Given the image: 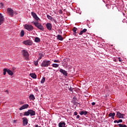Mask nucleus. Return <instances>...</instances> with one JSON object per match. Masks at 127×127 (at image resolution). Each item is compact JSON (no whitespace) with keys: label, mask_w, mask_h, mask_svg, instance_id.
I'll use <instances>...</instances> for the list:
<instances>
[{"label":"nucleus","mask_w":127,"mask_h":127,"mask_svg":"<svg viewBox=\"0 0 127 127\" xmlns=\"http://www.w3.org/2000/svg\"><path fill=\"white\" fill-rule=\"evenodd\" d=\"M33 23L34 24L35 26H36V27H37V28H38L40 30H44V27H43V26H42L41 23H39L38 21H33Z\"/></svg>","instance_id":"1"},{"label":"nucleus","mask_w":127,"mask_h":127,"mask_svg":"<svg viewBox=\"0 0 127 127\" xmlns=\"http://www.w3.org/2000/svg\"><path fill=\"white\" fill-rule=\"evenodd\" d=\"M51 64V61L44 60L42 64H41V67H48V66H50Z\"/></svg>","instance_id":"2"},{"label":"nucleus","mask_w":127,"mask_h":127,"mask_svg":"<svg viewBox=\"0 0 127 127\" xmlns=\"http://www.w3.org/2000/svg\"><path fill=\"white\" fill-rule=\"evenodd\" d=\"M22 53L24 58H25L26 60H28L29 58V54H28V52H27V51L23 50L22 51Z\"/></svg>","instance_id":"3"},{"label":"nucleus","mask_w":127,"mask_h":127,"mask_svg":"<svg viewBox=\"0 0 127 127\" xmlns=\"http://www.w3.org/2000/svg\"><path fill=\"white\" fill-rule=\"evenodd\" d=\"M24 28L25 29H27L28 31H31L32 30V26L28 24H26L24 25Z\"/></svg>","instance_id":"4"},{"label":"nucleus","mask_w":127,"mask_h":127,"mask_svg":"<svg viewBox=\"0 0 127 127\" xmlns=\"http://www.w3.org/2000/svg\"><path fill=\"white\" fill-rule=\"evenodd\" d=\"M7 12L9 15L11 17L13 16V13H14V11H13V10L11 8H8L7 9Z\"/></svg>","instance_id":"5"},{"label":"nucleus","mask_w":127,"mask_h":127,"mask_svg":"<svg viewBox=\"0 0 127 127\" xmlns=\"http://www.w3.org/2000/svg\"><path fill=\"white\" fill-rule=\"evenodd\" d=\"M32 17L33 18L36 20V21H40V18L37 16V14L35 12H32Z\"/></svg>","instance_id":"6"},{"label":"nucleus","mask_w":127,"mask_h":127,"mask_svg":"<svg viewBox=\"0 0 127 127\" xmlns=\"http://www.w3.org/2000/svg\"><path fill=\"white\" fill-rule=\"evenodd\" d=\"M23 44H24L25 45H32V41L30 40H27L26 41H24L22 42Z\"/></svg>","instance_id":"7"},{"label":"nucleus","mask_w":127,"mask_h":127,"mask_svg":"<svg viewBox=\"0 0 127 127\" xmlns=\"http://www.w3.org/2000/svg\"><path fill=\"white\" fill-rule=\"evenodd\" d=\"M116 116L118 119H124L125 114L121 113L120 112H117Z\"/></svg>","instance_id":"8"},{"label":"nucleus","mask_w":127,"mask_h":127,"mask_svg":"<svg viewBox=\"0 0 127 127\" xmlns=\"http://www.w3.org/2000/svg\"><path fill=\"white\" fill-rule=\"evenodd\" d=\"M60 73H62V74L64 75V76H65V77H67V76H68V72H67V71H66V70H65L62 68H61L60 69Z\"/></svg>","instance_id":"9"},{"label":"nucleus","mask_w":127,"mask_h":127,"mask_svg":"<svg viewBox=\"0 0 127 127\" xmlns=\"http://www.w3.org/2000/svg\"><path fill=\"white\" fill-rule=\"evenodd\" d=\"M29 115H30V116H32V110H29L27 112H25L23 116H29Z\"/></svg>","instance_id":"10"},{"label":"nucleus","mask_w":127,"mask_h":127,"mask_svg":"<svg viewBox=\"0 0 127 127\" xmlns=\"http://www.w3.org/2000/svg\"><path fill=\"white\" fill-rule=\"evenodd\" d=\"M47 17L48 19H49L50 20H51L52 21H54L55 22V23H57V21L56 20V19H55V18H54L53 17H52L51 16L49 15H47Z\"/></svg>","instance_id":"11"},{"label":"nucleus","mask_w":127,"mask_h":127,"mask_svg":"<svg viewBox=\"0 0 127 127\" xmlns=\"http://www.w3.org/2000/svg\"><path fill=\"white\" fill-rule=\"evenodd\" d=\"M4 20V17L2 16V14L0 13V25H1L3 23Z\"/></svg>","instance_id":"12"},{"label":"nucleus","mask_w":127,"mask_h":127,"mask_svg":"<svg viewBox=\"0 0 127 127\" xmlns=\"http://www.w3.org/2000/svg\"><path fill=\"white\" fill-rule=\"evenodd\" d=\"M28 107H29V105H28V104H24L19 108V110L22 111V110H25V109H27Z\"/></svg>","instance_id":"13"},{"label":"nucleus","mask_w":127,"mask_h":127,"mask_svg":"<svg viewBox=\"0 0 127 127\" xmlns=\"http://www.w3.org/2000/svg\"><path fill=\"white\" fill-rule=\"evenodd\" d=\"M46 27L48 30H51L52 29V24L51 23H48L46 24Z\"/></svg>","instance_id":"14"},{"label":"nucleus","mask_w":127,"mask_h":127,"mask_svg":"<svg viewBox=\"0 0 127 127\" xmlns=\"http://www.w3.org/2000/svg\"><path fill=\"white\" fill-rule=\"evenodd\" d=\"M59 127H66L67 126H66V123H65V122H61L59 124Z\"/></svg>","instance_id":"15"},{"label":"nucleus","mask_w":127,"mask_h":127,"mask_svg":"<svg viewBox=\"0 0 127 127\" xmlns=\"http://www.w3.org/2000/svg\"><path fill=\"white\" fill-rule=\"evenodd\" d=\"M23 126H27V124L28 122H27V118H23Z\"/></svg>","instance_id":"16"},{"label":"nucleus","mask_w":127,"mask_h":127,"mask_svg":"<svg viewBox=\"0 0 127 127\" xmlns=\"http://www.w3.org/2000/svg\"><path fill=\"white\" fill-rule=\"evenodd\" d=\"M57 39H58L59 40H60V41H63L64 40V38L63 37H62L61 36V35H58L57 37Z\"/></svg>","instance_id":"17"},{"label":"nucleus","mask_w":127,"mask_h":127,"mask_svg":"<svg viewBox=\"0 0 127 127\" xmlns=\"http://www.w3.org/2000/svg\"><path fill=\"white\" fill-rule=\"evenodd\" d=\"M7 73L8 75H10V76H12V75H13V72H12V71L10 70L9 69H7Z\"/></svg>","instance_id":"18"},{"label":"nucleus","mask_w":127,"mask_h":127,"mask_svg":"<svg viewBox=\"0 0 127 127\" xmlns=\"http://www.w3.org/2000/svg\"><path fill=\"white\" fill-rule=\"evenodd\" d=\"M87 114H88V112L87 111H81L79 113V115H80V116H83V115L86 116Z\"/></svg>","instance_id":"19"},{"label":"nucleus","mask_w":127,"mask_h":127,"mask_svg":"<svg viewBox=\"0 0 127 127\" xmlns=\"http://www.w3.org/2000/svg\"><path fill=\"white\" fill-rule=\"evenodd\" d=\"M85 32H87V29H83L79 32V35H82V34H83V33H85Z\"/></svg>","instance_id":"20"},{"label":"nucleus","mask_w":127,"mask_h":127,"mask_svg":"<svg viewBox=\"0 0 127 127\" xmlns=\"http://www.w3.org/2000/svg\"><path fill=\"white\" fill-rule=\"evenodd\" d=\"M115 116H116V113H110L109 115V116L111 117L112 119H114Z\"/></svg>","instance_id":"21"},{"label":"nucleus","mask_w":127,"mask_h":127,"mask_svg":"<svg viewBox=\"0 0 127 127\" xmlns=\"http://www.w3.org/2000/svg\"><path fill=\"white\" fill-rule=\"evenodd\" d=\"M20 35L21 37H23L24 36V31L23 30H22L21 31V32L20 33Z\"/></svg>","instance_id":"22"},{"label":"nucleus","mask_w":127,"mask_h":127,"mask_svg":"<svg viewBox=\"0 0 127 127\" xmlns=\"http://www.w3.org/2000/svg\"><path fill=\"white\" fill-rule=\"evenodd\" d=\"M52 66L54 68H58V67H59V64H52Z\"/></svg>","instance_id":"23"},{"label":"nucleus","mask_w":127,"mask_h":127,"mask_svg":"<svg viewBox=\"0 0 127 127\" xmlns=\"http://www.w3.org/2000/svg\"><path fill=\"white\" fill-rule=\"evenodd\" d=\"M45 80H46L45 77H43L41 81V83L44 84V82H45Z\"/></svg>","instance_id":"24"},{"label":"nucleus","mask_w":127,"mask_h":127,"mask_svg":"<svg viewBox=\"0 0 127 127\" xmlns=\"http://www.w3.org/2000/svg\"><path fill=\"white\" fill-rule=\"evenodd\" d=\"M3 74L4 75H6V72H7V68H4L3 69Z\"/></svg>","instance_id":"25"},{"label":"nucleus","mask_w":127,"mask_h":127,"mask_svg":"<svg viewBox=\"0 0 127 127\" xmlns=\"http://www.w3.org/2000/svg\"><path fill=\"white\" fill-rule=\"evenodd\" d=\"M35 42H40V39L38 37H36L35 39Z\"/></svg>","instance_id":"26"},{"label":"nucleus","mask_w":127,"mask_h":127,"mask_svg":"<svg viewBox=\"0 0 127 127\" xmlns=\"http://www.w3.org/2000/svg\"><path fill=\"white\" fill-rule=\"evenodd\" d=\"M118 126L119 127H127V125H125V124H118Z\"/></svg>","instance_id":"27"},{"label":"nucleus","mask_w":127,"mask_h":127,"mask_svg":"<svg viewBox=\"0 0 127 127\" xmlns=\"http://www.w3.org/2000/svg\"><path fill=\"white\" fill-rule=\"evenodd\" d=\"M36 78H37V75H36L35 73H32V78L36 79Z\"/></svg>","instance_id":"28"},{"label":"nucleus","mask_w":127,"mask_h":127,"mask_svg":"<svg viewBox=\"0 0 127 127\" xmlns=\"http://www.w3.org/2000/svg\"><path fill=\"white\" fill-rule=\"evenodd\" d=\"M39 57L38 58V60H40V59H42V54H39Z\"/></svg>","instance_id":"29"},{"label":"nucleus","mask_w":127,"mask_h":127,"mask_svg":"<svg viewBox=\"0 0 127 127\" xmlns=\"http://www.w3.org/2000/svg\"><path fill=\"white\" fill-rule=\"evenodd\" d=\"M34 65L35 66H37V65H38V61H36L34 62Z\"/></svg>","instance_id":"30"},{"label":"nucleus","mask_w":127,"mask_h":127,"mask_svg":"<svg viewBox=\"0 0 127 127\" xmlns=\"http://www.w3.org/2000/svg\"><path fill=\"white\" fill-rule=\"evenodd\" d=\"M72 31H73V32L76 33V31H77V28L76 27L73 28L72 29Z\"/></svg>","instance_id":"31"},{"label":"nucleus","mask_w":127,"mask_h":127,"mask_svg":"<svg viewBox=\"0 0 127 127\" xmlns=\"http://www.w3.org/2000/svg\"><path fill=\"white\" fill-rule=\"evenodd\" d=\"M54 62L55 63H60V62L59 61V60H55Z\"/></svg>","instance_id":"32"},{"label":"nucleus","mask_w":127,"mask_h":127,"mask_svg":"<svg viewBox=\"0 0 127 127\" xmlns=\"http://www.w3.org/2000/svg\"><path fill=\"white\" fill-rule=\"evenodd\" d=\"M117 122H118V124H119V123H123V120L120 119V120L117 121Z\"/></svg>","instance_id":"33"},{"label":"nucleus","mask_w":127,"mask_h":127,"mask_svg":"<svg viewBox=\"0 0 127 127\" xmlns=\"http://www.w3.org/2000/svg\"><path fill=\"white\" fill-rule=\"evenodd\" d=\"M32 116H35V111H32Z\"/></svg>","instance_id":"34"},{"label":"nucleus","mask_w":127,"mask_h":127,"mask_svg":"<svg viewBox=\"0 0 127 127\" xmlns=\"http://www.w3.org/2000/svg\"><path fill=\"white\" fill-rule=\"evenodd\" d=\"M29 99H30V100H32V94H31L29 96Z\"/></svg>","instance_id":"35"},{"label":"nucleus","mask_w":127,"mask_h":127,"mask_svg":"<svg viewBox=\"0 0 127 127\" xmlns=\"http://www.w3.org/2000/svg\"><path fill=\"white\" fill-rule=\"evenodd\" d=\"M0 6L2 7L3 6V4L2 3H0Z\"/></svg>","instance_id":"36"},{"label":"nucleus","mask_w":127,"mask_h":127,"mask_svg":"<svg viewBox=\"0 0 127 127\" xmlns=\"http://www.w3.org/2000/svg\"><path fill=\"white\" fill-rule=\"evenodd\" d=\"M91 105H92V106H95V105H96V103H95V102H92V103H91Z\"/></svg>","instance_id":"37"},{"label":"nucleus","mask_w":127,"mask_h":127,"mask_svg":"<svg viewBox=\"0 0 127 127\" xmlns=\"http://www.w3.org/2000/svg\"><path fill=\"white\" fill-rule=\"evenodd\" d=\"M15 69H16L15 67H12V70L13 72H14V71L15 70Z\"/></svg>","instance_id":"38"},{"label":"nucleus","mask_w":127,"mask_h":127,"mask_svg":"<svg viewBox=\"0 0 127 127\" xmlns=\"http://www.w3.org/2000/svg\"><path fill=\"white\" fill-rule=\"evenodd\" d=\"M74 116H77V115H78V113H77V112H75L74 113Z\"/></svg>","instance_id":"39"},{"label":"nucleus","mask_w":127,"mask_h":127,"mask_svg":"<svg viewBox=\"0 0 127 127\" xmlns=\"http://www.w3.org/2000/svg\"><path fill=\"white\" fill-rule=\"evenodd\" d=\"M35 97H34V95H32V100H35Z\"/></svg>","instance_id":"40"},{"label":"nucleus","mask_w":127,"mask_h":127,"mask_svg":"<svg viewBox=\"0 0 127 127\" xmlns=\"http://www.w3.org/2000/svg\"><path fill=\"white\" fill-rule=\"evenodd\" d=\"M114 123L116 124V123H117L118 124V120H115L114 121Z\"/></svg>","instance_id":"41"},{"label":"nucleus","mask_w":127,"mask_h":127,"mask_svg":"<svg viewBox=\"0 0 127 127\" xmlns=\"http://www.w3.org/2000/svg\"><path fill=\"white\" fill-rule=\"evenodd\" d=\"M16 122H17V121H16V120H13V123H14V124H15V123H16Z\"/></svg>","instance_id":"42"},{"label":"nucleus","mask_w":127,"mask_h":127,"mask_svg":"<svg viewBox=\"0 0 127 127\" xmlns=\"http://www.w3.org/2000/svg\"><path fill=\"white\" fill-rule=\"evenodd\" d=\"M80 118V116L79 115H77L76 116V119H79Z\"/></svg>","instance_id":"43"},{"label":"nucleus","mask_w":127,"mask_h":127,"mask_svg":"<svg viewBox=\"0 0 127 127\" xmlns=\"http://www.w3.org/2000/svg\"><path fill=\"white\" fill-rule=\"evenodd\" d=\"M13 14H17V13L15 11H14Z\"/></svg>","instance_id":"44"},{"label":"nucleus","mask_w":127,"mask_h":127,"mask_svg":"<svg viewBox=\"0 0 127 127\" xmlns=\"http://www.w3.org/2000/svg\"><path fill=\"white\" fill-rule=\"evenodd\" d=\"M30 76L31 77V78H32V73H30Z\"/></svg>","instance_id":"45"},{"label":"nucleus","mask_w":127,"mask_h":127,"mask_svg":"<svg viewBox=\"0 0 127 127\" xmlns=\"http://www.w3.org/2000/svg\"><path fill=\"white\" fill-rule=\"evenodd\" d=\"M5 92H6L7 94L8 93V91L7 90H5Z\"/></svg>","instance_id":"46"},{"label":"nucleus","mask_w":127,"mask_h":127,"mask_svg":"<svg viewBox=\"0 0 127 127\" xmlns=\"http://www.w3.org/2000/svg\"><path fill=\"white\" fill-rule=\"evenodd\" d=\"M119 62H122V60H121L120 58H119Z\"/></svg>","instance_id":"47"},{"label":"nucleus","mask_w":127,"mask_h":127,"mask_svg":"<svg viewBox=\"0 0 127 127\" xmlns=\"http://www.w3.org/2000/svg\"><path fill=\"white\" fill-rule=\"evenodd\" d=\"M77 105H79V106H80V103H77Z\"/></svg>","instance_id":"48"},{"label":"nucleus","mask_w":127,"mask_h":127,"mask_svg":"<svg viewBox=\"0 0 127 127\" xmlns=\"http://www.w3.org/2000/svg\"><path fill=\"white\" fill-rule=\"evenodd\" d=\"M20 116H22L21 114H20Z\"/></svg>","instance_id":"49"},{"label":"nucleus","mask_w":127,"mask_h":127,"mask_svg":"<svg viewBox=\"0 0 127 127\" xmlns=\"http://www.w3.org/2000/svg\"><path fill=\"white\" fill-rule=\"evenodd\" d=\"M20 116H22L21 114H20Z\"/></svg>","instance_id":"50"},{"label":"nucleus","mask_w":127,"mask_h":127,"mask_svg":"<svg viewBox=\"0 0 127 127\" xmlns=\"http://www.w3.org/2000/svg\"><path fill=\"white\" fill-rule=\"evenodd\" d=\"M35 90H37V88H35Z\"/></svg>","instance_id":"51"},{"label":"nucleus","mask_w":127,"mask_h":127,"mask_svg":"<svg viewBox=\"0 0 127 127\" xmlns=\"http://www.w3.org/2000/svg\"><path fill=\"white\" fill-rule=\"evenodd\" d=\"M31 14H32V12H31Z\"/></svg>","instance_id":"52"},{"label":"nucleus","mask_w":127,"mask_h":127,"mask_svg":"<svg viewBox=\"0 0 127 127\" xmlns=\"http://www.w3.org/2000/svg\"><path fill=\"white\" fill-rule=\"evenodd\" d=\"M61 13H62V12H61Z\"/></svg>","instance_id":"53"},{"label":"nucleus","mask_w":127,"mask_h":127,"mask_svg":"<svg viewBox=\"0 0 127 127\" xmlns=\"http://www.w3.org/2000/svg\"><path fill=\"white\" fill-rule=\"evenodd\" d=\"M32 29H33V27L32 28Z\"/></svg>","instance_id":"54"}]
</instances>
